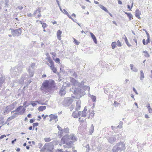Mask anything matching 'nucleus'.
Instances as JSON below:
<instances>
[{"label": "nucleus", "instance_id": "nucleus-59", "mask_svg": "<svg viewBox=\"0 0 152 152\" xmlns=\"http://www.w3.org/2000/svg\"><path fill=\"white\" fill-rule=\"evenodd\" d=\"M134 104H135V105H136L137 106V103L135 102V103H134Z\"/></svg>", "mask_w": 152, "mask_h": 152}, {"label": "nucleus", "instance_id": "nucleus-20", "mask_svg": "<svg viewBox=\"0 0 152 152\" xmlns=\"http://www.w3.org/2000/svg\"><path fill=\"white\" fill-rule=\"evenodd\" d=\"M80 103L79 101H77L76 102V107L75 110H78L80 108Z\"/></svg>", "mask_w": 152, "mask_h": 152}, {"label": "nucleus", "instance_id": "nucleus-45", "mask_svg": "<svg viewBox=\"0 0 152 152\" xmlns=\"http://www.w3.org/2000/svg\"><path fill=\"white\" fill-rule=\"evenodd\" d=\"M145 117L146 118H149L148 116L147 115H146V114L145 115Z\"/></svg>", "mask_w": 152, "mask_h": 152}, {"label": "nucleus", "instance_id": "nucleus-63", "mask_svg": "<svg viewBox=\"0 0 152 152\" xmlns=\"http://www.w3.org/2000/svg\"><path fill=\"white\" fill-rule=\"evenodd\" d=\"M81 33H84V32L83 31H81Z\"/></svg>", "mask_w": 152, "mask_h": 152}, {"label": "nucleus", "instance_id": "nucleus-42", "mask_svg": "<svg viewBox=\"0 0 152 152\" xmlns=\"http://www.w3.org/2000/svg\"><path fill=\"white\" fill-rule=\"evenodd\" d=\"M125 40L126 42V43L127 42H128V39L126 37H125Z\"/></svg>", "mask_w": 152, "mask_h": 152}, {"label": "nucleus", "instance_id": "nucleus-15", "mask_svg": "<svg viewBox=\"0 0 152 152\" xmlns=\"http://www.w3.org/2000/svg\"><path fill=\"white\" fill-rule=\"evenodd\" d=\"M35 102L37 103L38 104L42 105L46 104L44 102H42L41 101H36L35 102H33L31 103V104L33 106H35L37 105V104Z\"/></svg>", "mask_w": 152, "mask_h": 152}, {"label": "nucleus", "instance_id": "nucleus-56", "mask_svg": "<svg viewBox=\"0 0 152 152\" xmlns=\"http://www.w3.org/2000/svg\"><path fill=\"white\" fill-rule=\"evenodd\" d=\"M39 22H40V23L42 25V24H43V23L42 22V21H40Z\"/></svg>", "mask_w": 152, "mask_h": 152}, {"label": "nucleus", "instance_id": "nucleus-43", "mask_svg": "<svg viewBox=\"0 0 152 152\" xmlns=\"http://www.w3.org/2000/svg\"><path fill=\"white\" fill-rule=\"evenodd\" d=\"M118 4H122V2L120 0H118Z\"/></svg>", "mask_w": 152, "mask_h": 152}, {"label": "nucleus", "instance_id": "nucleus-51", "mask_svg": "<svg viewBox=\"0 0 152 152\" xmlns=\"http://www.w3.org/2000/svg\"><path fill=\"white\" fill-rule=\"evenodd\" d=\"M46 77V75H42V77Z\"/></svg>", "mask_w": 152, "mask_h": 152}, {"label": "nucleus", "instance_id": "nucleus-7", "mask_svg": "<svg viewBox=\"0 0 152 152\" xmlns=\"http://www.w3.org/2000/svg\"><path fill=\"white\" fill-rule=\"evenodd\" d=\"M116 45L119 47H121L122 46V43L119 40H118L117 42H113L111 44V47L113 49L115 48L116 47Z\"/></svg>", "mask_w": 152, "mask_h": 152}, {"label": "nucleus", "instance_id": "nucleus-64", "mask_svg": "<svg viewBox=\"0 0 152 152\" xmlns=\"http://www.w3.org/2000/svg\"><path fill=\"white\" fill-rule=\"evenodd\" d=\"M5 150H4L2 151H1V152H4L5 151Z\"/></svg>", "mask_w": 152, "mask_h": 152}, {"label": "nucleus", "instance_id": "nucleus-62", "mask_svg": "<svg viewBox=\"0 0 152 152\" xmlns=\"http://www.w3.org/2000/svg\"><path fill=\"white\" fill-rule=\"evenodd\" d=\"M15 19H16V20H18V18H15Z\"/></svg>", "mask_w": 152, "mask_h": 152}, {"label": "nucleus", "instance_id": "nucleus-48", "mask_svg": "<svg viewBox=\"0 0 152 152\" xmlns=\"http://www.w3.org/2000/svg\"><path fill=\"white\" fill-rule=\"evenodd\" d=\"M16 140V139H15L14 140H12V143L13 144L14 143V142H15Z\"/></svg>", "mask_w": 152, "mask_h": 152}, {"label": "nucleus", "instance_id": "nucleus-16", "mask_svg": "<svg viewBox=\"0 0 152 152\" xmlns=\"http://www.w3.org/2000/svg\"><path fill=\"white\" fill-rule=\"evenodd\" d=\"M60 9L61 10V11H62L69 18L72 19L71 16L69 15L68 12L65 9H64L63 10V11L62 10V9L61 8H60Z\"/></svg>", "mask_w": 152, "mask_h": 152}, {"label": "nucleus", "instance_id": "nucleus-54", "mask_svg": "<svg viewBox=\"0 0 152 152\" xmlns=\"http://www.w3.org/2000/svg\"><path fill=\"white\" fill-rule=\"evenodd\" d=\"M29 147L28 146H27L26 147V148L27 149H29Z\"/></svg>", "mask_w": 152, "mask_h": 152}, {"label": "nucleus", "instance_id": "nucleus-53", "mask_svg": "<svg viewBox=\"0 0 152 152\" xmlns=\"http://www.w3.org/2000/svg\"><path fill=\"white\" fill-rule=\"evenodd\" d=\"M94 3H95L96 4H99V2L97 1H95L94 2Z\"/></svg>", "mask_w": 152, "mask_h": 152}, {"label": "nucleus", "instance_id": "nucleus-13", "mask_svg": "<svg viewBox=\"0 0 152 152\" xmlns=\"http://www.w3.org/2000/svg\"><path fill=\"white\" fill-rule=\"evenodd\" d=\"M146 34L147 35L148 38L146 40V42H145V40L144 39H143L142 40V43L144 45H147L150 42V36L148 33L147 32Z\"/></svg>", "mask_w": 152, "mask_h": 152}, {"label": "nucleus", "instance_id": "nucleus-31", "mask_svg": "<svg viewBox=\"0 0 152 152\" xmlns=\"http://www.w3.org/2000/svg\"><path fill=\"white\" fill-rule=\"evenodd\" d=\"M133 3L132 2V6H131V7H130V5H127V8H128L130 10H131V9L133 7Z\"/></svg>", "mask_w": 152, "mask_h": 152}, {"label": "nucleus", "instance_id": "nucleus-55", "mask_svg": "<svg viewBox=\"0 0 152 152\" xmlns=\"http://www.w3.org/2000/svg\"><path fill=\"white\" fill-rule=\"evenodd\" d=\"M131 97L132 98H134V95H133L132 94L131 95Z\"/></svg>", "mask_w": 152, "mask_h": 152}, {"label": "nucleus", "instance_id": "nucleus-2", "mask_svg": "<svg viewBox=\"0 0 152 152\" xmlns=\"http://www.w3.org/2000/svg\"><path fill=\"white\" fill-rule=\"evenodd\" d=\"M45 88L49 92L56 88V84L53 80H46L42 83L41 88Z\"/></svg>", "mask_w": 152, "mask_h": 152}, {"label": "nucleus", "instance_id": "nucleus-30", "mask_svg": "<svg viewBox=\"0 0 152 152\" xmlns=\"http://www.w3.org/2000/svg\"><path fill=\"white\" fill-rule=\"evenodd\" d=\"M44 140L45 142H49L50 141L51 139L50 138H45Z\"/></svg>", "mask_w": 152, "mask_h": 152}, {"label": "nucleus", "instance_id": "nucleus-60", "mask_svg": "<svg viewBox=\"0 0 152 152\" xmlns=\"http://www.w3.org/2000/svg\"><path fill=\"white\" fill-rule=\"evenodd\" d=\"M56 0L57 1V2L58 3V5H59V2H58V0Z\"/></svg>", "mask_w": 152, "mask_h": 152}, {"label": "nucleus", "instance_id": "nucleus-44", "mask_svg": "<svg viewBox=\"0 0 152 152\" xmlns=\"http://www.w3.org/2000/svg\"><path fill=\"white\" fill-rule=\"evenodd\" d=\"M72 16L73 17L75 18V17H76V15H75V14L73 13L72 15Z\"/></svg>", "mask_w": 152, "mask_h": 152}, {"label": "nucleus", "instance_id": "nucleus-22", "mask_svg": "<svg viewBox=\"0 0 152 152\" xmlns=\"http://www.w3.org/2000/svg\"><path fill=\"white\" fill-rule=\"evenodd\" d=\"M99 6L100 7L101 9H102L104 11H105V12H108V11L107 9L106 8V7H105L104 6L100 4L99 5Z\"/></svg>", "mask_w": 152, "mask_h": 152}, {"label": "nucleus", "instance_id": "nucleus-58", "mask_svg": "<svg viewBox=\"0 0 152 152\" xmlns=\"http://www.w3.org/2000/svg\"><path fill=\"white\" fill-rule=\"evenodd\" d=\"M109 13V14L111 16V17H112V15L110 13Z\"/></svg>", "mask_w": 152, "mask_h": 152}, {"label": "nucleus", "instance_id": "nucleus-9", "mask_svg": "<svg viewBox=\"0 0 152 152\" xmlns=\"http://www.w3.org/2000/svg\"><path fill=\"white\" fill-rule=\"evenodd\" d=\"M131 44H129L128 41L126 43V44L129 47H130L131 46H137V39H134L133 40H132L131 41Z\"/></svg>", "mask_w": 152, "mask_h": 152}, {"label": "nucleus", "instance_id": "nucleus-38", "mask_svg": "<svg viewBox=\"0 0 152 152\" xmlns=\"http://www.w3.org/2000/svg\"><path fill=\"white\" fill-rule=\"evenodd\" d=\"M6 137V135H3L1 136V137H0V139H1L4 137Z\"/></svg>", "mask_w": 152, "mask_h": 152}, {"label": "nucleus", "instance_id": "nucleus-5", "mask_svg": "<svg viewBox=\"0 0 152 152\" xmlns=\"http://www.w3.org/2000/svg\"><path fill=\"white\" fill-rule=\"evenodd\" d=\"M75 98V97L73 96L72 97H68L65 100V103L68 106H70L71 105V107L69 108L71 111H72L74 108V106L72 104L74 102V99Z\"/></svg>", "mask_w": 152, "mask_h": 152}, {"label": "nucleus", "instance_id": "nucleus-52", "mask_svg": "<svg viewBox=\"0 0 152 152\" xmlns=\"http://www.w3.org/2000/svg\"><path fill=\"white\" fill-rule=\"evenodd\" d=\"M38 118L39 119V120H40L41 119V117L40 116H38Z\"/></svg>", "mask_w": 152, "mask_h": 152}, {"label": "nucleus", "instance_id": "nucleus-21", "mask_svg": "<svg viewBox=\"0 0 152 152\" xmlns=\"http://www.w3.org/2000/svg\"><path fill=\"white\" fill-rule=\"evenodd\" d=\"M46 108L45 106H42L39 107L38 108V110L40 111H42L45 110Z\"/></svg>", "mask_w": 152, "mask_h": 152}, {"label": "nucleus", "instance_id": "nucleus-35", "mask_svg": "<svg viewBox=\"0 0 152 152\" xmlns=\"http://www.w3.org/2000/svg\"><path fill=\"white\" fill-rule=\"evenodd\" d=\"M49 115H46L43 117V119L44 120H46V118H47L48 117H49L48 116Z\"/></svg>", "mask_w": 152, "mask_h": 152}, {"label": "nucleus", "instance_id": "nucleus-61", "mask_svg": "<svg viewBox=\"0 0 152 152\" xmlns=\"http://www.w3.org/2000/svg\"><path fill=\"white\" fill-rule=\"evenodd\" d=\"M45 116V115H44V114H42V117H44Z\"/></svg>", "mask_w": 152, "mask_h": 152}, {"label": "nucleus", "instance_id": "nucleus-6", "mask_svg": "<svg viewBox=\"0 0 152 152\" xmlns=\"http://www.w3.org/2000/svg\"><path fill=\"white\" fill-rule=\"evenodd\" d=\"M48 116L50 118L49 121L50 124H54L58 121V116L56 114H50Z\"/></svg>", "mask_w": 152, "mask_h": 152}, {"label": "nucleus", "instance_id": "nucleus-17", "mask_svg": "<svg viewBox=\"0 0 152 152\" xmlns=\"http://www.w3.org/2000/svg\"><path fill=\"white\" fill-rule=\"evenodd\" d=\"M62 34V31L60 30H58L57 32V35L58 39L59 40H61V34Z\"/></svg>", "mask_w": 152, "mask_h": 152}, {"label": "nucleus", "instance_id": "nucleus-19", "mask_svg": "<svg viewBox=\"0 0 152 152\" xmlns=\"http://www.w3.org/2000/svg\"><path fill=\"white\" fill-rule=\"evenodd\" d=\"M142 53L143 56L145 57L148 58L150 56V55L148 53V52L146 50L143 51L142 52Z\"/></svg>", "mask_w": 152, "mask_h": 152}, {"label": "nucleus", "instance_id": "nucleus-23", "mask_svg": "<svg viewBox=\"0 0 152 152\" xmlns=\"http://www.w3.org/2000/svg\"><path fill=\"white\" fill-rule=\"evenodd\" d=\"M90 34L91 35V36L92 38L94 41V42L96 43L97 40H96V38L95 36L91 32L90 33Z\"/></svg>", "mask_w": 152, "mask_h": 152}, {"label": "nucleus", "instance_id": "nucleus-24", "mask_svg": "<svg viewBox=\"0 0 152 152\" xmlns=\"http://www.w3.org/2000/svg\"><path fill=\"white\" fill-rule=\"evenodd\" d=\"M94 126L93 124H92L91 126V128L89 131L90 134L91 135L94 132Z\"/></svg>", "mask_w": 152, "mask_h": 152}, {"label": "nucleus", "instance_id": "nucleus-26", "mask_svg": "<svg viewBox=\"0 0 152 152\" xmlns=\"http://www.w3.org/2000/svg\"><path fill=\"white\" fill-rule=\"evenodd\" d=\"M140 79L141 80H142L144 77V73L141 70L140 72Z\"/></svg>", "mask_w": 152, "mask_h": 152}, {"label": "nucleus", "instance_id": "nucleus-27", "mask_svg": "<svg viewBox=\"0 0 152 152\" xmlns=\"http://www.w3.org/2000/svg\"><path fill=\"white\" fill-rule=\"evenodd\" d=\"M73 42L76 45H78L79 44L80 42H78L77 39L74 38H73Z\"/></svg>", "mask_w": 152, "mask_h": 152}, {"label": "nucleus", "instance_id": "nucleus-28", "mask_svg": "<svg viewBox=\"0 0 152 152\" xmlns=\"http://www.w3.org/2000/svg\"><path fill=\"white\" fill-rule=\"evenodd\" d=\"M52 58L55 61L58 63H59L60 64V59L59 58H56L55 59L54 58H53V56H52Z\"/></svg>", "mask_w": 152, "mask_h": 152}, {"label": "nucleus", "instance_id": "nucleus-12", "mask_svg": "<svg viewBox=\"0 0 152 152\" xmlns=\"http://www.w3.org/2000/svg\"><path fill=\"white\" fill-rule=\"evenodd\" d=\"M57 128L60 131V135H61V136H62V134L64 133H68L69 132V129H62L59 126V125H58Z\"/></svg>", "mask_w": 152, "mask_h": 152}, {"label": "nucleus", "instance_id": "nucleus-3", "mask_svg": "<svg viewBox=\"0 0 152 152\" xmlns=\"http://www.w3.org/2000/svg\"><path fill=\"white\" fill-rule=\"evenodd\" d=\"M77 138L73 134L69 136L65 135L62 138L61 141L63 144H66L67 145H70L77 140Z\"/></svg>", "mask_w": 152, "mask_h": 152}, {"label": "nucleus", "instance_id": "nucleus-41", "mask_svg": "<svg viewBox=\"0 0 152 152\" xmlns=\"http://www.w3.org/2000/svg\"><path fill=\"white\" fill-rule=\"evenodd\" d=\"M34 122V120L33 119H31L30 120V122L31 123H32Z\"/></svg>", "mask_w": 152, "mask_h": 152}, {"label": "nucleus", "instance_id": "nucleus-40", "mask_svg": "<svg viewBox=\"0 0 152 152\" xmlns=\"http://www.w3.org/2000/svg\"><path fill=\"white\" fill-rule=\"evenodd\" d=\"M52 23L53 24H54L57 23V22L55 20H53L52 21Z\"/></svg>", "mask_w": 152, "mask_h": 152}, {"label": "nucleus", "instance_id": "nucleus-29", "mask_svg": "<svg viewBox=\"0 0 152 152\" xmlns=\"http://www.w3.org/2000/svg\"><path fill=\"white\" fill-rule=\"evenodd\" d=\"M65 93L64 90H61L60 91L59 94H60L61 96L65 95Z\"/></svg>", "mask_w": 152, "mask_h": 152}, {"label": "nucleus", "instance_id": "nucleus-34", "mask_svg": "<svg viewBox=\"0 0 152 152\" xmlns=\"http://www.w3.org/2000/svg\"><path fill=\"white\" fill-rule=\"evenodd\" d=\"M47 26V25L45 23H43L42 25V27L43 28H45Z\"/></svg>", "mask_w": 152, "mask_h": 152}, {"label": "nucleus", "instance_id": "nucleus-11", "mask_svg": "<svg viewBox=\"0 0 152 152\" xmlns=\"http://www.w3.org/2000/svg\"><path fill=\"white\" fill-rule=\"evenodd\" d=\"M25 110V109L23 108V106H20L15 110V111L19 112L20 114L21 115L24 112Z\"/></svg>", "mask_w": 152, "mask_h": 152}, {"label": "nucleus", "instance_id": "nucleus-8", "mask_svg": "<svg viewBox=\"0 0 152 152\" xmlns=\"http://www.w3.org/2000/svg\"><path fill=\"white\" fill-rule=\"evenodd\" d=\"M117 145L118 146L117 148V151L119 150L121 151L125 149V144L123 142H119L118 143Z\"/></svg>", "mask_w": 152, "mask_h": 152}, {"label": "nucleus", "instance_id": "nucleus-1", "mask_svg": "<svg viewBox=\"0 0 152 152\" xmlns=\"http://www.w3.org/2000/svg\"><path fill=\"white\" fill-rule=\"evenodd\" d=\"M72 116L74 118H77L79 117V122L82 123L86 121V116H87L89 119L92 118L94 116V113L92 110H89L88 111L87 107H85L82 112L75 110L73 112Z\"/></svg>", "mask_w": 152, "mask_h": 152}, {"label": "nucleus", "instance_id": "nucleus-10", "mask_svg": "<svg viewBox=\"0 0 152 152\" xmlns=\"http://www.w3.org/2000/svg\"><path fill=\"white\" fill-rule=\"evenodd\" d=\"M40 12L41 10L39 8H38L35 11L34 15L36 18H37L41 17Z\"/></svg>", "mask_w": 152, "mask_h": 152}, {"label": "nucleus", "instance_id": "nucleus-4", "mask_svg": "<svg viewBox=\"0 0 152 152\" xmlns=\"http://www.w3.org/2000/svg\"><path fill=\"white\" fill-rule=\"evenodd\" d=\"M46 59L48 60L50 64H49V63L47 62L46 63V64L49 66L50 69L54 73H56L57 72V70L56 68L55 67L54 63L51 59V58L50 57H48L46 58Z\"/></svg>", "mask_w": 152, "mask_h": 152}, {"label": "nucleus", "instance_id": "nucleus-46", "mask_svg": "<svg viewBox=\"0 0 152 152\" xmlns=\"http://www.w3.org/2000/svg\"><path fill=\"white\" fill-rule=\"evenodd\" d=\"M18 30H19V29H16L14 31L15 33H16L18 32Z\"/></svg>", "mask_w": 152, "mask_h": 152}, {"label": "nucleus", "instance_id": "nucleus-18", "mask_svg": "<svg viewBox=\"0 0 152 152\" xmlns=\"http://www.w3.org/2000/svg\"><path fill=\"white\" fill-rule=\"evenodd\" d=\"M125 13L127 15V17L129 18V20H130L132 19H133V15L131 13H127V12H125Z\"/></svg>", "mask_w": 152, "mask_h": 152}, {"label": "nucleus", "instance_id": "nucleus-32", "mask_svg": "<svg viewBox=\"0 0 152 152\" xmlns=\"http://www.w3.org/2000/svg\"><path fill=\"white\" fill-rule=\"evenodd\" d=\"M38 125H39V124L37 122V123H34L33 124V127H34L35 126H38Z\"/></svg>", "mask_w": 152, "mask_h": 152}, {"label": "nucleus", "instance_id": "nucleus-37", "mask_svg": "<svg viewBox=\"0 0 152 152\" xmlns=\"http://www.w3.org/2000/svg\"><path fill=\"white\" fill-rule=\"evenodd\" d=\"M51 54L53 55L52 56L54 58V57H55L56 56V54L54 53H52Z\"/></svg>", "mask_w": 152, "mask_h": 152}, {"label": "nucleus", "instance_id": "nucleus-33", "mask_svg": "<svg viewBox=\"0 0 152 152\" xmlns=\"http://www.w3.org/2000/svg\"><path fill=\"white\" fill-rule=\"evenodd\" d=\"M119 103H118L116 101H115L114 103V105L115 106H118L119 104Z\"/></svg>", "mask_w": 152, "mask_h": 152}, {"label": "nucleus", "instance_id": "nucleus-47", "mask_svg": "<svg viewBox=\"0 0 152 152\" xmlns=\"http://www.w3.org/2000/svg\"><path fill=\"white\" fill-rule=\"evenodd\" d=\"M20 148H17L16 149V151H17V152H19V151H20Z\"/></svg>", "mask_w": 152, "mask_h": 152}, {"label": "nucleus", "instance_id": "nucleus-50", "mask_svg": "<svg viewBox=\"0 0 152 152\" xmlns=\"http://www.w3.org/2000/svg\"><path fill=\"white\" fill-rule=\"evenodd\" d=\"M27 116L28 118H30L31 117V115L30 114H28Z\"/></svg>", "mask_w": 152, "mask_h": 152}, {"label": "nucleus", "instance_id": "nucleus-36", "mask_svg": "<svg viewBox=\"0 0 152 152\" xmlns=\"http://www.w3.org/2000/svg\"><path fill=\"white\" fill-rule=\"evenodd\" d=\"M130 66L131 67V69L134 70V66H133V64H131L130 65Z\"/></svg>", "mask_w": 152, "mask_h": 152}, {"label": "nucleus", "instance_id": "nucleus-39", "mask_svg": "<svg viewBox=\"0 0 152 152\" xmlns=\"http://www.w3.org/2000/svg\"><path fill=\"white\" fill-rule=\"evenodd\" d=\"M133 90L135 92V93L136 94H138V93H137V91L134 88H133Z\"/></svg>", "mask_w": 152, "mask_h": 152}, {"label": "nucleus", "instance_id": "nucleus-14", "mask_svg": "<svg viewBox=\"0 0 152 152\" xmlns=\"http://www.w3.org/2000/svg\"><path fill=\"white\" fill-rule=\"evenodd\" d=\"M141 14L140 11L138 9H137L135 11V16L139 19H140V15Z\"/></svg>", "mask_w": 152, "mask_h": 152}, {"label": "nucleus", "instance_id": "nucleus-57", "mask_svg": "<svg viewBox=\"0 0 152 152\" xmlns=\"http://www.w3.org/2000/svg\"><path fill=\"white\" fill-rule=\"evenodd\" d=\"M26 143H24V144H23V146H25L26 145Z\"/></svg>", "mask_w": 152, "mask_h": 152}, {"label": "nucleus", "instance_id": "nucleus-49", "mask_svg": "<svg viewBox=\"0 0 152 152\" xmlns=\"http://www.w3.org/2000/svg\"><path fill=\"white\" fill-rule=\"evenodd\" d=\"M28 129L29 130H31L32 129V126H30Z\"/></svg>", "mask_w": 152, "mask_h": 152}, {"label": "nucleus", "instance_id": "nucleus-25", "mask_svg": "<svg viewBox=\"0 0 152 152\" xmlns=\"http://www.w3.org/2000/svg\"><path fill=\"white\" fill-rule=\"evenodd\" d=\"M91 99L93 102H95L96 101V97L93 95H91L90 96Z\"/></svg>", "mask_w": 152, "mask_h": 152}]
</instances>
